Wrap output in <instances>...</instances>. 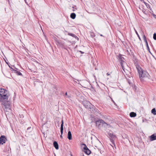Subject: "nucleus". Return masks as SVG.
<instances>
[{"label": "nucleus", "instance_id": "obj_1", "mask_svg": "<svg viewBox=\"0 0 156 156\" xmlns=\"http://www.w3.org/2000/svg\"><path fill=\"white\" fill-rule=\"evenodd\" d=\"M136 68L139 74V77L141 81L143 80V78L147 77L149 74L146 71L144 70L139 65L136 66Z\"/></svg>", "mask_w": 156, "mask_h": 156}, {"label": "nucleus", "instance_id": "obj_2", "mask_svg": "<svg viewBox=\"0 0 156 156\" xmlns=\"http://www.w3.org/2000/svg\"><path fill=\"white\" fill-rule=\"evenodd\" d=\"M9 96V94L7 90L0 88V101L7 99Z\"/></svg>", "mask_w": 156, "mask_h": 156}, {"label": "nucleus", "instance_id": "obj_3", "mask_svg": "<svg viewBox=\"0 0 156 156\" xmlns=\"http://www.w3.org/2000/svg\"><path fill=\"white\" fill-rule=\"evenodd\" d=\"M8 99L6 100L0 101V102L2 105H3V108L5 111H6L8 109H9L10 107V102L8 101Z\"/></svg>", "mask_w": 156, "mask_h": 156}, {"label": "nucleus", "instance_id": "obj_4", "mask_svg": "<svg viewBox=\"0 0 156 156\" xmlns=\"http://www.w3.org/2000/svg\"><path fill=\"white\" fill-rule=\"evenodd\" d=\"M108 135L111 142L112 143V145L114 146L115 148H116L115 140L117 138V137L115 135L111 133H108Z\"/></svg>", "mask_w": 156, "mask_h": 156}, {"label": "nucleus", "instance_id": "obj_5", "mask_svg": "<svg viewBox=\"0 0 156 156\" xmlns=\"http://www.w3.org/2000/svg\"><path fill=\"white\" fill-rule=\"evenodd\" d=\"M96 126L100 128L103 126H105V125H107L108 124L102 119H99L96 121Z\"/></svg>", "mask_w": 156, "mask_h": 156}, {"label": "nucleus", "instance_id": "obj_6", "mask_svg": "<svg viewBox=\"0 0 156 156\" xmlns=\"http://www.w3.org/2000/svg\"><path fill=\"white\" fill-rule=\"evenodd\" d=\"M83 104L84 107L87 108L91 109L93 108V105L90 102L87 101L83 102Z\"/></svg>", "mask_w": 156, "mask_h": 156}, {"label": "nucleus", "instance_id": "obj_7", "mask_svg": "<svg viewBox=\"0 0 156 156\" xmlns=\"http://www.w3.org/2000/svg\"><path fill=\"white\" fill-rule=\"evenodd\" d=\"M7 139L4 135H2L0 137V144H3L5 143Z\"/></svg>", "mask_w": 156, "mask_h": 156}, {"label": "nucleus", "instance_id": "obj_8", "mask_svg": "<svg viewBox=\"0 0 156 156\" xmlns=\"http://www.w3.org/2000/svg\"><path fill=\"white\" fill-rule=\"evenodd\" d=\"M57 44L58 45H59L62 46L64 49L67 50L66 48L64 47V42L60 41L58 40L57 39L56 40Z\"/></svg>", "mask_w": 156, "mask_h": 156}, {"label": "nucleus", "instance_id": "obj_9", "mask_svg": "<svg viewBox=\"0 0 156 156\" xmlns=\"http://www.w3.org/2000/svg\"><path fill=\"white\" fill-rule=\"evenodd\" d=\"M15 70H13V72L16 73L18 75L23 76V75L21 73L18 71V69L15 67L14 68Z\"/></svg>", "mask_w": 156, "mask_h": 156}, {"label": "nucleus", "instance_id": "obj_10", "mask_svg": "<svg viewBox=\"0 0 156 156\" xmlns=\"http://www.w3.org/2000/svg\"><path fill=\"white\" fill-rule=\"evenodd\" d=\"M149 138L151 141L156 140V135H155V134H153L150 136Z\"/></svg>", "mask_w": 156, "mask_h": 156}, {"label": "nucleus", "instance_id": "obj_11", "mask_svg": "<svg viewBox=\"0 0 156 156\" xmlns=\"http://www.w3.org/2000/svg\"><path fill=\"white\" fill-rule=\"evenodd\" d=\"M53 146L56 150H58V145L57 142L56 141H54V142Z\"/></svg>", "mask_w": 156, "mask_h": 156}, {"label": "nucleus", "instance_id": "obj_12", "mask_svg": "<svg viewBox=\"0 0 156 156\" xmlns=\"http://www.w3.org/2000/svg\"><path fill=\"white\" fill-rule=\"evenodd\" d=\"M67 138L69 140H71L72 139V134L70 131H69L68 132Z\"/></svg>", "mask_w": 156, "mask_h": 156}, {"label": "nucleus", "instance_id": "obj_13", "mask_svg": "<svg viewBox=\"0 0 156 156\" xmlns=\"http://www.w3.org/2000/svg\"><path fill=\"white\" fill-rule=\"evenodd\" d=\"M136 113L132 112L129 114V116L131 117H134L136 116Z\"/></svg>", "mask_w": 156, "mask_h": 156}, {"label": "nucleus", "instance_id": "obj_14", "mask_svg": "<svg viewBox=\"0 0 156 156\" xmlns=\"http://www.w3.org/2000/svg\"><path fill=\"white\" fill-rule=\"evenodd\" d=\"M120 61V64L122 66V69L124 70L123 65L126 63V62L123 60H121Z\"/></svg>", "mask_w": 156, "mask_h": 156}, {"label": "nucleus", "instance_id": "obj_15", "mask_svg": "<svg viewBox=\"0 0 156 156\" xmlns=\"http://www.w3.org/2000/svg\"><path fill=\"white\" fill-rule=\"evenodd\" d=\"M70 18L73 19L75 18L76 17V14L74 13H72L70 15Z\"/></svg>", "mask_w": 156, "mask_h": 156}, {"label": "nucleus", "instance_id": "obj_16", "mask_svg": "<svg viewBox=\"0 0 156 156\" xmlns=\"http://www.w3.org/2000/svg\"><path fill=\"white\" fill-rule=\"evenodd\" d=\"M84 152L87 154L89 155L91 153V151L88 148L86 151H84Z\"/></svg>", "mask_w": 156, "mask_h": 156}, {"label": "nucleus", "instance_id": "obj_17", "mask_svg": "<svg viewBox=\"0 0 156 156\" xmlns=\"http://www.w3.org/2000/svg\"><path fill=\"white\" fill-rule=\"evenodd\" d=\"M145 43L146 45V47H147V50L148 51V52L150 53L151 54V52L150 51V48H149V46L148 45L147 41V42H146Z\"/></svg>", "mask_w": 156, "mask_h": 156}, {"label": "nucleus", "instance_id": "obj_18", "mask_svg": "<svg viewBox=\"0 0 156 156\" xmlns=\"http://www.w3.org/2000/svg\"><path fill=\"white\" fill-rule=\"evenodd\" d=\"M81 145H83L84 146V147H83V149L84 150V151H86L88 149V148L87 147L85 144L83 143Z\"/></svg>", "mask_w": 156, "mask_h": 156}, {"label": "nucleus", "instance_id": "obj_19", "mask_svg": "<svg viewBox=\"0 0 156 156\" xmlns=\"http://www.w3.org/2000/svg\"><path fill=\"white\" fill-rule=\"evenodd\" d=\"M151 113L154 115H156V111L155 108H153L151 110Z\"/></svg>", "mask_w": 156, "mask_h": 156}, {"label": "nucleus", "instance_id": "obj_20", "mask_svg": "<svg viewBox=\"0 0 156 156\" xmlns=\"http://www.w3.org/2000/svg\"><path fill=\"white\" fill-rule=\"evenodd\" d=\"M68 35L69 36H71L73 37H75V38H76V37L77 38V37L75 34H73L72 33H69L68 34Z\"/></svg>", "mask_w": 156, "mask_h": 156}, {"label": "nucleus", "instance_id": "obj_21", "mask_svg": "<svg viewBox=\"0 0 156 156\" xmlns=\"http://www.w3.org/2000/svg\"><path fill=\"white\" fill-rule=\"evenodd\" d=\"M143 39L144 40V42H147V39H146V36L144 34V33L143 34Z\"/></svg>", "mask_w": 156, "mask_h": 156}, {"label": "nucleus", "instance_id": "obj_22", "mask_svg": "<svg viewBox=\"0 0 156 156\" xmlns=\"http://www.w3.org/2000/svg\"><path fill=\"white\" fill-rule=\"evenodd\" d=\"M135 33L137 35V36L139 39L141 41V38L140 36L138 34V32H137V31L136 30H135Z\"/></svg>", "mask_w": 156, "mask_h": 156}, {"label": "nucleus", "instance_id": "obj_23", "mask_svg": "<svg viewBox=\"0 0 156 156\" xmlns=\"http://www.w3.org/2000/svg\"><path fill=\"white\" fill-rule=\"evenodd\" d=\"M153 39L154 40H156V33H154L153 34Z\"/></svg>", "mask_w": 156, "mask_h": 156}, {"label": "nucleus", "instance_id": "obj_24", "mask_svg": "<svg viewBox=\"0 0 156 156\" xmlns=\"http://www.w3.org/2000/svg\"><path fill=\"white\" fill-rule=\"evenodd\" d=\"M61 122L62 123L61 125V127H63L64 122L62 119V120Z\"/></svg>", "mask_w": 156, "mask_h": 156}, {"label": "nucleus", "instance_id": "obj_25", "mask_svg": "<svg viewBox=\"0 0 156 156\" xmlns=\"http://www.w3.org/2000/svg\"><path fill=\"white\" fill-rule=\"evenodd\" d=\"M119 59H120V60H122V58H123V57H122V56L121 55H119Z\"/></svg>", "mask_w": 156, "mask_h": 156}, {"label": "nucleus", "instance_id": "obj_26", "mask_svg": "<svg viewBox=\"0 0 156 156\" xmlns=\"http://www.w3.org/2000/svg\"><path fill=\"white\" fill-rule=\"evenodd\" d=\"M111 99H112V102L114 103V104L115 105H117L116 104V103L115 102V101H113V100L112 99V98H111Z\"/></svg>", "mask_w": 156, "mask_h": 156}, {"label": "nucleus", "instance_id": "obj_27", "mask_svg": "<svg viewBox=\"0 0 156 156\" xmlns=\"http://www.w3.org/2000/svg\"><path fill=\"white\" fill-rule=\"evenodd\" d=\"M144 3L146 5L147 7H148V6H149V5L147 3L145 2H144Z\"/></svg>", "mask_w": 156, "mask_h": 156}, {"label": "nucleus", "instance_id": "obj_28", "mask_svg": "<svg viewBox=\"0 0 156 156\" xmlns=\"http://www.w3.org/2000/svg\"><path fill=\"white\" fill-rule=\"evenodd\" d=\"M11 69V70L13 72V70H15V69H13V68H12V67H10V68Z\"/></svg>", "mask_w": 156, "mask_h": 156}, {"label": "nucleus", "instance_id": "obj_29", "mask_svg": "<svg viewBox=\"0 0 156 156\" xmlns=\"http://www.w3.org/2000/svg\"><path fill=\"white\" fill-rule=\"evenodd\" d=\"M79 51L81 53V54H84V52L82 51Z\"/></svg>", "mask_w": 156, "mask_h": 156}, {"label": "nucleus", "instance_id": "obj_30", "mask_svg": "<svg viewBox=\"0 0 156 156\" xmlns=\"http://www.w3.org/2000/svg\"><path fill=\"white\" fill-rule=\"evenodd\" d=\"M63 130H60V132H61V135H62L63 134Z\"/></svg>", "mask_w": 156, "mask_h": 156}, {"label": "nucleus", "instance_id": "obj_31", "mask_svg": "<svg viewBox=\"0 0 156 156\" xmlns=\"http://www.w3.org/2000/svg\"><path fill=\"white\" fill-rule=\"evenodd\" d=\"M153 16H154V17L156 19V15L154 14H153Z\"/></svg>", "mask_w": 156, "mask_h": 156}, {"label": "nucleus", "instance_id": "obj_32", "mask_svg": "<svg viewBox=\"0 0 156 156\" xmlns=\"http://www.w3.org/2000/svg\"><path fill=\"white\" fill-rule=\"evenodd\" d=\"M60 130H63V127H61Z\"/></svg>", "mask_w": 156, "mask_h": 156}, {"label": "nucleus", "instance_id": "obj_33", "mask_svg": "<svg viewBox=\"0 0 156 156\" xmlns=\"http://www.w3.org/2000/svg\"><path fill=\"white\" fill-rule=\"evenodd\" d=\"M106 75L107 76H108L109 75H110V74L108 73H107V74H106Z\"/></svg>", "mask_w": 156, "mask_h": 156}, {"label": "nucleus", "instance_id": "obj_34", "mask_svg": "<svg viewBox=\"0 0 156 156\" xmlns=\"http://www.w3.org/2000/svg\"><path fill=\"white\" fill-rule=\"evenodd\" d=\"M30 128H31V127H29L28 128H27V130H28L29 129H30Z\"/></svg>", "mask_w": 156, "mask_h": 156}, {"label": "nucleus", "instance_id": "obj_35", "mask_svg": "<svg viewBox=\"0 0 156 156\" xmlns=\"http://www.w3.org/2000/svg\"><path fill=\"white\" fill-rule=\"evenodd\" d=\"M60 138H62V135H61H61H60Z\"/></svg>", "mask_w": 156, "mask_h": 156}, {"label": "nucleus", "instance_id": "obj_36", "mask_svg": "<svg viewBox=\"0 0 156 156\" xmlns=\"http://www.w3.org/2000/svg\"><path fill=\"white\" fill-rule=\"evenodd\" d=\"M65 95H66V96H67V92H66L65 93Z\"/></svg>", "mask_w": 156, "mask_h": 156}, {"label": "nucleus", "instance_id": "obj_37", "mask_svg": "<svg viewBox=\"0 0 156 156\" xmlns=\"http://www.w3.org/2000/svg\"><path fill=\"white\" fill-rule=\"evenodd\" d=\"M70 96H67L66 97V98H70Z\"/></svg>", "mask_w": 156, "mask_h": 156}, {"label": "nucleus", "instance_id": "obj_38", "mask_svg": "<svg viewBox=\"0 0 156 156\" xmlns=\"http://www.w3.org/2000/svg\"><path fill=\"white\" fill-rule=\"evenodd\" d=\"M100 35V36H103V35L102 34H101Z\"/></svg>", "mask_w": 156, "mask_h": 156}, {"label": "nucleus", "instance_id": "obj_39", "mask_svg": "<svg viewBox=\"0 0 156 156\" xmlns=\"http://www.w3.org/2000/svg\"><path fill=\"white\" fill-rule=\"evenodd\" d=\"M110 145L113 147V146H112V144H110Z\"/></svg>", "mask_w": 156, "mask_h": 156}, {"label": "nucleus", "instance_id": "obj_40", "mask_svg": "<svg viewBox=\"0 0 156 156\" xmlns=\"http://www.w3.org/2000/svg\"><path fill=\"white\" fill-rule=\"evenodd\" d=\"M9 65V68H10L11 67L10 66H9V65Z\"/></svg>", "mask_w": 156, "mask_h": 156}, {"label": "nucleus", "instance_id": "obj_41", "mask_svg": "<svg viewBox=\"0 0 156 156\" xmlns=\"http://www.w3.org/2000/svg\"><path fill=\"white\" fill-rule=\"evenodd\" d=\"M73 11H75V10H74V9H73Z\"/></svg>", "mask_w": 156, "mask_h": 156}, {"label": "nucleus", "instance_id": "obj_42", "mask_svg": "<svg viewBox=\"0 0 156 156\" xmlns=\"http://www.w3.org/2000/svg\"><path fill=\"white\" fill-rule=\"evenodd\" d=\"M74 6H73V8H74Z\"/></svg>", "mask_w": 156, "mask_h": 156}, {"label": "nucleus", "instance_id": "obj_43", "mask_svg": "<svg viewBox=\"0 0 156 156\" xmlns=\"http://www.w3.org/2000/svg\"><path fill=\"white\" fill-rule=\"evenodd\" d=\"M58 126H59V124L58 125Z\"/></svg>", "mask_w": 156, "mask_h": 156}, {"label": "nucleus", "instance_id": "obj_44", "mask_svg": "<svg viewBox=\"0 0 156 156\" xmlns=\"http://www.w3.org/2000/svg\"><path fill=\"white\" fill-rule=\"evenodd\" d=\"M6 63L7 64H8L7 62H6Z\"/></svg>", "mask_w": 156, "mask_h": 156}, {"label": "nucleus", "instance_id": "obj_45", "mask_svg": "<svg viewBox=\"0 0 156 156\" xmlns=\"http://www.w3.org/2000/svg\"><path fill=\"white\" fill-rule=\"evenodd\" d=\"M83 156H84V155H83Z\"/></svg>", "mask_w": 156, "mask_h": 156}]
</instances>
